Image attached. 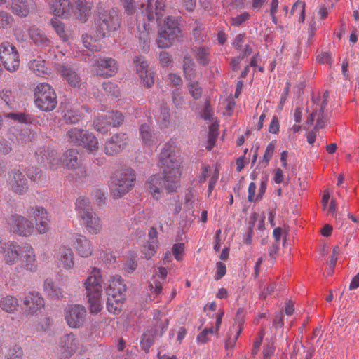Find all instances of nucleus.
<instances>
[{
    "mask_svg": "<svg viewBox=\"0 0 359 359\" xmlns=\"http://www.w3.org/2000/svg\"><path fill=\"white\" fill-rule=\"evenodd\" d=\"M29 213L36 220V229L40 234L47 233L50 228V219L46 210L41 206L30 208Z\"/></svg>",
    "mask_w": 359,
    "mask_h": 359,
    "instance_id": "nucleus-18",
    "label": "nucleus"
},
{
    "mask_svg": "<svg viewBox=\"0 0 359 359\" xmlns=\"http://www.w3.org/2000/svg\"><path fill=\"white\" fill-rule=\"evenodd\" d=\"M8 230L15 235L22 237H29L34 231V226L32 221L27 217L13 214L6 219Z\"/></svg>",
    "mask_w": 359,
    "mask_h": 359,
    "instance_id": "nucleus-8",
    "label": "nucleus"
},
{
    "mask_svg": "<svg viewBox=\"0 0 359 359\" xmlns=\"http://www.w3.org/2000/svg\"><path fill=\"white\" fill-rule=\"evenodd\" d=\"M32 6V0H12L11 10L15 15L26 17L33 8Z\"/></svg>",
    "mask_w": 359,
    "mask_h": 359,
    "instance_id": "nucleus-30",
    "label": "nucleus"
},
{
    "mask_svg": "<svg viewBox=\"0 0 359 359\" xmlns=\"http://www.w3.org/2000/svg\"><path fill=\"white\" fill-rule=\"evenodd\" d=\"M34 102L36 107L44 111H51L57 106V96L54 89L48 83H42L34 90Z\"/></svg>",
    "mask_w": 359,
    "mask_h": 359,
    "instance_id": "nucleus-7",
    "label": "nucleus"
},
{
    "mask_svg": "<svg viewBox=\"0 0 359 359\" xmlns=\"http://www.w3.org/2000/svg\"><path fill=\"white\" fill-rule=\"evenodd\" d=\"M125 292L126 286L121 277L119 276L112 277L107 289V294H120L121 296L126 297Z\"/></svg>",
    "mask_w": 359,
    "mask_h": 359,
    "instance_id": "nucleus-33",
    "label": "nucleus"
},
{
    "mask_svg": "<svg viewBox=\"0 0 359 359\" xmlns=\"http://www.w3.org/2000/svg\"><path fill=\"white\" fill-rule=\"evenodd\" d=\"M166 186L165 177L163 178L160 175L150 176L146 183L147 189L156 200L162 198L163 187L166 189Z\"/></svg>",
    "mask_w": 359,
    "mask_h": 359,
    "instance_id": "nucleus-20",
    "label": "nucleus"
},
{
    "mask_svg": "<svg viewBox=\"0 0 359 359\" xmlns=\"http://www.w3.org/2000/svg\"><path fill=\"white\" fill-rule=\"evenodd\" d=\"M134 63L140 79L146 87L151 88L154 84V73L149 68L147 61L142 56H136Z\"/></svg>",
    "mask_w": 359,
    "mask_h": 359,
    "instance_id": "nucleus-16",
    "label": "nucleus"
},
{
    "mask_svg": "<svg viewBox=\"0 0 359 359\" xmlns=\"http://www.w3.org/2000/svg\"><path fill=\"white\" fill-rule=\"evenodd\" d=\"M23 262L25 269L30 272H36L38 270L36 255L34 248L28 243L23 246Z\"/></svg>",
    "mask_w": 359,
    "mask_h": 359,
    "instance_id": "nucleus-25",
    "label": "nucleus"
},
{
    "mask_svg": "<svg viewBox=\"0 0 359 359\" xmlns=\"http://www.w3.org/2000/svg\"><path fill=\"white\" fill-rule=\"evenodd\" d=\"M8 185L11 190L20 195L25 194L28 190L27 180L19 168H14L11 171L8 175Z\"/></svg>",
    "mask_w": 359,
    "mask_h": 359,
    "instance_id": "nucleus-14",
    "label": "nucleus"
},
{
    "mask_svg": "<svg viewBox=\"0 0 359 359\" xmlns=\"http://www.w3.org/2000/svg\"><path fill=\"white\" fill-rule=\"evenodd\" d=\"M163 282V280L156 278V276H154L153 280L149 283L150 290L156 294L161 293Z\"/></svg>",
    "mask_w": 359,
    "mask_h": 359,
    "instance_id": "nucleus-55",
    "label": "nucleus"
},
{
    "mask_svg": "<svg viewBox=\"0 0 359 359\" xmlns=\"http://www.w3.org/2000/svg\"><path fill=\"white\" fill-rule=\"evenodd\" d=\"M0 60L4 68L10 72L16 71L20 66V55L15 46L9 42L0 44Z\"/></svg>",
    "mask_w": 359,
    "mask_h": 359,
    "instance_id": "nucleus-9",
    "label": "nucleus"
},
{
    "mask_svg": "<svg viewBox=\"0 0 359 359\" xmlns=\"http://www.w3.org/2000/svg\"><path fill=\"white\" fill-rule=\"evenodd\" d=\"M26 312L28 314H34L43 308L45 302L42 296L37 292H29L23 300Z\"/></svg>",
    "mask_w": 359,
    "mask_h": 359,
    "instance_id": "nucleus-22",
    "label": "nucleus"
},
{
    "mask_svg": "<svg viewBox=\"0 0 359 359\" xmlns=\"http://www.w3.org/2000/svg\"><path fill=\"white\" fill-rule=\"evenodd\" d=\"M193 35L194 40L196 42H203L206 39V36L202 32L201 29L199 27H196L193 30Z\"/></svg>",
    "mask_w": 359,
    "mask_h": 359,
    "instance_id": "nucleus-63",
    "label": "nucleus"
},
{
    "mask_svg": "<svg viewBox=\"0 0 359 359\" xmlns=\"http://www.w3.org/2000/svg\"><path fill=\"white\" fill-rule=\"evenodd\" d=\"M51 25L62 41L65 42L69 40L71 33L65 30V25L62 22L56 18L52 19Z\"/></svg>",
    "mask_w": 359,
    "mask_h": 359,
    "instance_id": "nucleus-44",
    "label": "nucleus"
},
{
    "mask_svg": "<svg viewBox=\"0 0 359 359\" xmlns=\"http://www.w3.org/2000/svg\"><path fill=\"white\" fill-rule=\"evenodd\" d=\"M76 210L83 224L90 234H97L102 229L100 219L93 210L88 198L80 196L77 198Z\"/></svg>",
    "mask_w": 359,
    "mask_h": 359,
    "instance_id": "nucleus-4",
    "label": "nucleus"
},
{
    "mask_svg": "<svg viewBox=\"0 0 359 359\" xmlns=\"http://www.w3.org/2000/svg\"><path fill=\"white\" fill-rule=\"evenodd\" d=\"M125 11L128 15L133 14L135 11V6L133 0H121Z\"/></svg>",
    "mask_w": 359,
    "mask_h": 359,
    "instance_id": "nucleus-61",
    "label": "nucleus"
},
{
    "mask_svg": "<svg viewBox=\"0 0 359 359\" xmlns=\"http://www.w3.org/2000/svg\"><path fill=\"white\" fill-rule=\"evenodd\" d=\"M250 17V15L247 12H244L241 13V15H238L234 18H231V25L238 27L240 26L243 22L248 20Z\"/></svg>",
    "mask_w": 359,
    "mask_h": 359,
    "instance_id": "nucleus-58",
    "label": "nucleus"
},
{
    "mask_svg": "<svg viewBox=\"0 0 359 359\" xmlns=\"http://www.w3.org/2000/svg\"><path fill=\"white\" fill-rule=\"evenodd\" d=\"M74 14L77 19L85 22L91 16L94 8V0H72Z\"/></svg>",
    "mask_w": 359,
    "mask_h": 359,
    "instance_id": "nucleus-21",
    "label": "nucleus"
},
{
    "mask_svg": "<svg viewBox=\"0 0 359 359\" xmlns=\"http://www.w3.org/2000/svg\"><path fill=\"white\" fill-rule=\"evenodd\" d=\"M6 117L21 123H27L30 121V118L25 113H8Z\"/></svg>",
    "mask_w": 359,
    "mask_h": 359,
    "instance_id": "nucleus-53",
    "label": "nucleus"
},
{
    "mask_svg": "<svg viewBox=\"0 0 359 359\" xmlns=\"http://www.w3.org/2000/svg\"><path fill=\"white\" fill-rule=\"evenodd\" d=\"M75 249L77 254L82 257H90L93 252L91 241L83 235H78L75 241Z\"/></svg>",
    "mask_w": 359,
    "mask_h": 359,
    "instance_id": "nucleus-29",
    "label": "nucleus"
},
{
    "mask_svg": "<svg viewBox=\"0 0 359 359\" xmlns=\"http://www.w3.org/2000/svg\"><path fill=\"white\" fill-rule=\"evenodd\" d=\"M243 327L241 323L234 324L229 327L224 344L227 357L232 355L233 349L236 346V341L240 336Z\"/></svg>",
    "mask_w": 359,
    "mask_h": 359,
    "instance_id": "nucleus-24",
    "label": "nucleus"
},
{
    "mask_svg": "<svg viewBox=\"0 0 359 359\" xmlns=\"http://www.w3.org/2000/svg\"><path fill=\"white\" fill-rule=\"evenodd\" d=\"M188 88L189 93L195 100H198L201 97L202 88L198 81L189 83Z\"/></svg>",
    "mask_w": 359,
    "mask_h": 359,
    "instance_id": "nucleus-52",
    "label": "nucleus"
},
{
    "mask_svg": "<svg viewBox=\"0 0 359 359\" xmlns=\"http://www.w3.org/2000/svg\"><path fill=\"white\" fill-rule=\"evenodd\" d=\"M177 18L168 16L158 29L157 44L160 48L170 47L181 36Z\"/></svg>",
    "mask_w": 359,
    "mask_h": 359,
    "instance_id": "nucleus-6",
    "label": "nucleus"
},
{
    "mask_svg": "<svg viewBox=\"0 0 359 359\" xmlns=\"http://www.w3.org/2000/svg\"><path fill=\"white\" fill-rule=\"evenodd\" d=\"M79 340L73 334L64 336L62 339L60 348L63 357H69L72 355L78 348Z\"/></svg>",
    "mask_w": 359,
    "mask_h": 359,
    "instance_id": "nucleus-27",
    "label": "nucleus"
},
{
    "mask_svg": "<svg viewBox=\"0 0 359 359\" xmlns=\"http://www.w3.org/2000/svg\"><path fill=\"white\" fill-rule=\"evenodd\" d=\"M157 245L155 242H151L145 248L144 255L147 259H150L156 253V248Z\"/></svg>",
    "mask_w": 359,
    "mask_h": 359,
    "instance_id": "nucleus-64",
    "label": "nucleus"
},
{
    "mask_svg": "<svg viewBox=\"0 0 359 359\" xmlns=\"http://www.w3.org/2000/svg\"><path fill=\"white\" fill-rule=\"evenodd\" d=\"M57 71L59 72L68 82V83L74 87L79 86L81 79L77 73L72 68L65 64H58Z\"/></svg>",
    "mask_w": 359,
    "mask_h": 359,
    "instance_id": "nucleus-28",
    "label": "nucleus"
},
{
    "mask_svg": "<svg viewBox=\"0 0 359 359\" xmlns=\"http://www.w3.org/2000/svg\"><path fill=\"white\" fill-rule=\"evenodd\" d=\"M274 150L275 143L273 142H271L267 145L265 150V153L262 158V163L265 164V166L268 165L269 162L272 158Z\"/></svg>",
    "mask_w": 359,
    "mask_h": 359,
    "instance_id": "nucleus-54",
    "label": "nucleus"
},
{
    "mask_svg": "<svg viewBox=\"0 0 359 359\" xmlns=\"http://www.w3.org/2000/svg\"><path fill=\"white\" fill-rule=\"evenodd\" d=\"M158 165L163 169L168 192H176L180 187L182 171L180 163L176 157L175 147L172 143L167 142L163 145L159 155Z\"/></svg>",
    "mask_w": 359,
    "mask_h": 359,
    "instance_id": "nucleus-1",
    "label": "nucleus"
},
{
    "mask_svg": "<svg viewBox=\"0 0 359 359\" xmlns=\"http://www.w3.org/2000/svg\"><path fill=\"white\" fill-rule=\"evenodd\" d=\"M102 278L101 271L93 268L86 279L83 285L87 294H102Z\"/></svg>",
    "mask_w": 359,
    "mask_h": 359,
    "instance_id": "nucleus-19",
    "label": "nucleus"
},
{
    "mask_svg": "<svg viewBox=\"0 0 359 359\" xmlns=\"http://www.w3.org/2000/svg\"><path fill=\"white\" fill-rule=\"evenodd\" d=\"M121 18L116 8H111L99 13L95 22V37L97 39L108 36L119 29Z\"/></svg>",
    "mask_w": 359,
    "mask_h": 359,
    "instance_id": "nucleus-3",
    "label": "nucleus"
},
{
    "mask_svg": "<svg viewBox=\"0 0 359 359\" xmlns=\"http://www.w3.org/2000/svg\"><path fill=\"white\" fill-rule=\"evenodd\" d=\"M0 99L9 107H13L14 95L12 90L8 88H2L0 90Z\"/></svg>",
    "mask_w": 359,
    "mask_h": 359,
    "instance_id": "nucleus-47",
    "label": "nucleus"
},
{
    "mask_svg": "<svg viewBox=\"0 0 359 359\" xmlns=\"http://www.w3.org/2000/svg\"><path fill=\"white\" fill-rule=\"evenodd\" d=\"M18 300L15 297L7 295L0 300V308L8 313H13L17 311Z\"/></svg>",
    "mask_w": 359,
    "mask_h": 359,
    "instance_id": "nucleus-37",
    "label": "nucleus"
},
{
    "mask_svg": "<svg viewBox=\"0 0 359 359\" xmlns=\"http://www.w3.org/2000/svg\"><path fill=\"white\" fill-rule=\"evenodd\" d=\"M305 2L298 0L293 4L290 11L292 15H294L298 12L300 14L299 21L302 22H303L305 19Z\"/></svg>",
    "mask_w": 359,
    "mask_h": 359,
    "instance_id": "nucleus-49",
    "label": "nucleus"
},
{
    "mask_svg": "<svg viewBox=\"0 0 359 359\" xmlns=\"http://www.w3.org/2000/svg\"><path fill=\"white\" fill-rule=\"evenodd\" d=\"M194 190L193 188H189L185 194L184 204L187 208L191 209L194 207Z\"/></svg>",
    "mask_w": 359,
    "mask_h": 359,
    "instance_id": "nucleus-57",
    "label": "nucleus"
},
{
    "mask_svg": "<svg viewBox=\"0 0 359 359\" xmlns=\"http://www.w3.org/2000/svg\"><path fill=\"white\" fill-rule=\"evenodd\" d=\"M93 67L97 76L110 77L114 76L118 69L117 62L111 57H97L94 60Z\"/></svg>",
    "mask_w": 359,
    "mask_h": 359,
    "instance_id": "nucleus-12",
    "label": "nucleus"
},
{
    "mask_svg": "<svg viewBox=\"0 0 359 359\" xmlns=\"http://www.w3.org/2000/svg\"><path fill=\"white\" fill-rule=\"evenodd\" d=\"M107 118L110 121L105 122L104 126L101 125V121H104L103 117H97L93 121V127L95 130L100 133L105 134L110 129L112 126L117 127L121 126L123 121L124 117L121 112L118 111H109L107 113Z\"/></svg>",
    "mask_w": 359,
    "mask_h": 359,
    "instance_id": "nucleus-15",
    "label": "nucleus"
},
{
    "mask_svg": "<svg viewBox=\"0 0 359 359\" xmlns=\"http://www.w3.org/2000/svg\"><path fill=\"white\" fill-rule=\"evenodd\" d=\"M275 346L273 341L268 342L264 345L263 348V359H271L274 354Z\"/></svg>",
    "mask_w": 359,
    "mask_h": 359,
    "instance_id": "nucleus-56",
    "label": "nucleus"
},
{
    "mask_svg": "<svg viewBox=\"0 0 359 359\" xmlns=\"http://www.w3.org/2000/svg\"><path fill=\"white\" fill-rule=\"evenodd\" d=\"M57 266L63 270H72L75 265V257L72 249L66 245H60L55 250Z\"/></svg>",
    "mask_w": 359,
    "mask_h": 359,
    "instance_id": "nucleus-13",
    "label": "nucleus"
},
{
    "mask_svg": "<svg viewBox=\"0 0 359 359\" xmlns=\"http://www.w3.org/2000/svg\"><path fill=\"white\" fill-rule=\"evenodd\" d=\"M86 309L81 304H70L65 309V319L71 328L82 327L86 323Z\"/></svg>",
    "mask_w": 359,
    "mask_h": 359,
    "instance_id": "nucleus-10",
    "label": "nucleus"
},
{
    "mask_svg": "<svg viewBox=\"0 0 359 359\" xmlns=\"http://www.w3.org/2000/svg\"><path fill=\"white\" fill-rule=\"evenodd\" d=\"M159 61L163 67H168L171 63L172 58L168 53L162 51L159 54Z\"/></svg>",
    "mask_w": 359,
    "mask_h": 359,
    "instance_id": "nucleus-62",
    "label": "nucleus"
},
{
    "mask_svg": "<svg viewBox=\"0 0 359 359\" xmlns=\"http://www.w3.org/2000/svg\"><path fill=\"white\" fill-rule=\"evenodd\" d=\"M103 89L104 92L114 97H118L120 95V90L117 85L115 83L108 81L104 82L102 84Z\"/></svg>",
    "mask_w": 359,
    "mask_h": 359,
    "instance_id": "nucleus-50",
    "label": "nucleus"
},
{
    "mask_svg": "<svg viewBox=\"0 0 359 359\" xmlns=\"http://www.w3.org/2000/svg\"><path fill=\"white\" fill-rule=\"evenodd\" d=\"M65 137L68 142L81 147L88 154L96 155L100 151L99 141L92 132L74 127L67 130Z\"/></svg>",
    "mask_w": 359,
    "mask_h": 359,
    "instance_id": "nucleus-2",
    "label": "nucleus"
},
{
    "mask_svg": "<svg viewBox=\"0 0 359 359\" xmlns=\"http://www.w3.org/2000/svg\"><path fill=\"white\" fill-rule=\"evenodd\" d=\"M64 163L73 178L81 180L86 177V170L79 161L76 149H69L65 153Z\"/></svg>",
    "mask_w": 359,
    "mask_h": 359,
    "instance_id": "nucleus-11",
    "label": "nucleus"
},
{
    "mask_svg": "<svg viewBox=\"0 0 359 359\" xmlns=\"http://www.w3.org/2000/svg\"><path fill=\"white\" fill-rule=\"evenodd\" d=\"M96 41L97 39H93L90 35L87 34L82 35V43L84 47L91 52L98 50Z\"/></svg>",
    "mask_w": 359,
    "mask_h": 359,
    "instance_id": "nucleus-51",
    "label": "nucleus"
},
{
    "mask_svg": "<svg viewBox=\"0 0 359 359\" xmlns=\"http://www.w3.org/2000/svg\"><path fill=\"white\" fill-rule=\"evenodd\" d=\"M43 288L46 293L52 298L60 299L63 297L62 290L56 286L51 279L44 281Z\"/></svg>",
    "mask_w": 359,
    "mask_h": 359,
    "instance_id": "nucleus-41",
    "label": "nucleus"
},
{
    "mask_svg": "<svg viewBox=\"0 0 359 359\" xmlns=\"http://www.w3.org/2000/svg\"><path fill=\"white\" fill-rule=\"evenodd\" d=\"M63 118L66 123H76L83 118V115L79 109L71 107L65 112Z\"/></svg>",
    "mask_w": 359,
    "mask_h": 359,
    "instance_id": "nucleus-45",
    "label": "nucleus"
},
{
    "mask_svg": "<svg viewBox=\"0 0 359 359\" xmlns=\"http://www.w3.org/2000/svg\"><path fill=\"white\" fill-rule=\"evenodd\" d=\"M43 158L49 165L50 170H56L61 163V159L58 157L57 153L55 150H44L43 153Z\"/></svg>",
    "mask_w": 359,
    "mask_h": 359,
    "instance_id": "nucleus-39",
    "label": "nucleus"
},
{
    "mask_svg": "<svg viewBox=\"0 0 359 359\" xmlns=\"http://www.w3.org/2000/svg\"><path fill=\"white\" fill-rule=\"evenodd\" d=\"M128 142L129 138L126 133H116L105 142L104 151L107 155L116 154L123 151Z\"/></svg>",
    "mask_w": 359,
    "mask_h": 359,
    "instance_id": "nucleus-17",
    "label": "nucleus"
},
{
    "mask_svg": "<svg viewBox=\"0 0 359 359\" xmlns=\"http://www.w3.org/2000/svg\"><path fill=\"white\" fill-rule=\"evenodd\" d=\"M224 315L223 312H221L217 315L215 327L211 326L209 328L205 327L200 332L197 336V341L201 344H205L209 341V338L208 337V334H213L217 333L220 328L222 324V316Z\"/></svg>",
    "mask_w": 359,
    "mask_h": 359,
    "instance_id": "nucleus-32",
    "label": "nucleus"
},
{
    "mask_svg": "<svg viewBox=\"0 0 359 359\" xmlns=\"http://www.w3.org/2000/svg\"><path fill=\"white\" fill-rule=\"evenodd\" d=\"M29 67L36 76H44L48 74V68L43 60L35 59L30 61Z\"/></svg>",
    "mask_w": 359,
    "mask_h": 359,
    "instance_id": "nucleus-40",
    "label": "nucleus"
},
{
    "mask_svg": "<svg viewBox=\"0 0 359 359\" xmlns=\"http://www.w3.org/2000/svg\"><path fill=\"white\" fill-rule=\"evenodd\" d=\"M107 309L108 311L111 313H118L122 308V304H123L126 297L121 296L120 294L114 295V294H107Z\"/></svg>",
    "mask_w": 359,
    "mask_h": 359,
    "instance_id": "nucleus-34",
    "label": "nucleus"
},
{
    "mask_svg": "<svg viewBox=\"0 0 359 359\" xmlns=\"http://www.w3.org/2000/svg\"><path fill=\"white\" fill-rule=\"evenodd\" d=\"M183 70L185 78L189 83L198 81V74L196 69V65L189 56L184 57L183 62Z\"/></svg>",
    "mask_w": 359,
    "mask_h": 359,
    "instance_id": "nucleus-35",
    "label": "nucleus"
},
{
    "mask_svg": "<svg viewBox=\"0 0 359 359\" xmlns=\"http://www.w3.org/2000/svg\"><path fill=\"white\" fill-rule=\"evenodd\" d=\"M23 351L18 345H13L10 347L5 354V359H22Z\"/></svg>",
    "mask_w": 359,
    "mask_h": 359,
    "instance_id": "nucleus-46",
    "label": "nucleus"
},
{
    "mask_svg": "<svg viewBox=\"0 0 359 359\" xmlns=\"http://www.w3.org/2000/svg\"><path fill=\"white\" fill-rule=\"evenodd\" d=\"M218 126L215 124H212L209 128V134H208V144L206 146V149L208 150H211L215 144L218 135Z\"/></svg>",
    "mask_w": 359,
    "mask_h": 359,
    "instance_id": "nucleus-48",
    "label": "nucleus"
},
{
    "mask_svg": "<svg viewBox=\"0 0 359 359\" xmlns=\"http://www.w3.org/2000/svg\"><path fill=\"white\" fill-rule=\"evenodd\" d=\"M184 250V244L182 243H175L172 246V252L177 260H181Z\"/></svg>",
    "mask_w": 359,
    "mask_h": 359,
    "instance_id": "nucleus-59",
    "label": "nucleus"
},
{
    "mask_svg": "<svg viewBox=\"0 0 359 359\" xmlns=\"http://www.w3.org/2000/svg\"><path fill=\"white\" fill-rule=\"evenodd\" d=\"M245 39V34H238L233 43V46L243 54L244 56H248L252 53V50L248 44H245L243 46Z\"/></svg>",
    "mask_w": 359,
    "mask_h": 359,
    "instance_id": "nucleus-42",
    "label": "nucleus"
},
{
    "mask_svg": "<svg viewBox=\"0 0 359 359\" xmlns=\"http://www.w3.org/2000/svg\"><path fill=\"white\" fill-rule=\"evenodd\" d=\"M226 268L224 263L217 262L216 264V273L215 276V280H218L225 276Z\"/></svg>",
    "mask_w": 359,
    "mask_h": 359,
    "instance_id": "nucleus-60",
    "label": "nucleus"
},
{
    "mask_svg": "<svg viewBox=\"0 0 359 359\" xmlns=\"http://www.w3.org/2000/svg\"><path fill=\"white\" fill-rule=\"evenodd\" d=\"M88 307L90 313L97 315L102 309V294H87Z\"/></svg>",
    "mask_w": 359,
    "mask_h": 359,
    "instance_id": "nucleus-36",
    "label": "nucleus"
},
{
    "mask_svg": "<svg viewBox=\"0 0 359 359\" xmlns=\"http://www.w3.org/2000/svg\"><path fill=\"white\" fill-rule=\"evenodd\" d=\"M28 34L33 43L38 47L44 48L50 45L51 41L50 39L43 31L36 26H32L29 28Z\"/></svg>",
    "mask_w": 359,
    "mask_h": 359,
    "instance_id": "nucleus-26",
    "label": "nucleus"
},
{
    "mask_svg": "<svg viewBox=\"0 0 359 359\" xmlns=\"http://www.w3.org/2000/svg\"><path fill=\"white\" fill-rule=\"evenodd\" d=\"M194 57L198 64L207 66L210 62V50L205 46H194L191 48Z\"/></svg>",
    "mask_w": 359,
    "mask_h": 359,
    "instance_id": "nucleus-31",
    "label": "nucleus"
},
{
    "mask_svg": "<svg viewBox=\"0 0 359 359\" xmlns=\"http://www.w3.org/2000/svg\"><path fill=\"white\" fill-rule=\"evenodd\" d=\"M155 6V13L154 14L149 9V6H151V1L148 0L145 13L149 21L154 19V15L157 19H160L163 15V11L165 7V0H156Z\"/></svg>",
    "mask_w": 359,
    "mask_h": 359,
    "instance_id": "nucleus-38",
    "label": "nucleus"
},
{
    "mask_svg": "<svg viewBox=\"0 0 359 359\" xmlns=\"http://www.w3.org/2000/svg\"><path fill=\"white\" fill-rule=\"evenodd\" d=\"M135 173L131 168L116 172L111 178L110 192L114 198H120L134 187Z\"/></svg>",
    "mask_w": 359,
    "mask_h": 359,
    "instance_id": "nucleus-5",
    "label": "nucleus"
},
{
    "mask_svg": "<svg viewBox=\"0 0 359 359\" xmlns=\"http://www.w3.org/2000/svg\"><path fill=\"white\" fill-rule=\"evenodd\" d=\"M140 135L144 144L150 146L154 142V137L149 125L142 124L140 127Z\"/></svg>",
    "mask_w": 359,
    "mask_h": 359,
    "instance_id": "nucleus-43",
    "label": "nucleus"
},
{
    "mask_svg": "<svg viewBox=\"0 0 359 359\" xmlns=\"http://www.w3.org/2000/svg\"><path fill=\"white\" fill-rule=\"evenodd\" d=\"M50 8L51 13L62 18H69L73 13L70 0H51Z\"/></svg>",
    "mask_w": 359,
    "mask_h": 359,
    "instance_id": "nucleus-23",
    "label": "nucleus"
}]
</instances>
